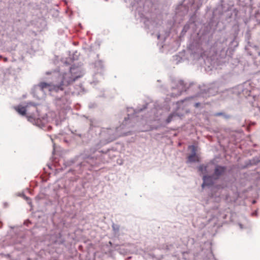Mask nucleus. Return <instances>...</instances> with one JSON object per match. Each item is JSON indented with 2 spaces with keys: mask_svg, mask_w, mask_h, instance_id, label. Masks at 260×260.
Returning <instances> with one entry per match:
<instances>
[{
  "mask_svg": "<svg viewBox=\"0 0 260 260\" xmlns=\"http://www.w3.org/2000/svg\"><path fill=\"white\" fill-rule=\"evenodd\" d=\"M199 105H200V104H199V103H196V104H195V106H196V107H198L199 106Z\"/></svg>",
  "mask_w": 260,
  "mask_h": 260,
  "instance_id": "nucleus-12",
  "label": "nucleus"
},
{
  "mask_svg": "<svg viewBox=\"0 0 260 260\" xmlns=\"http://www.w3.org/2000/svg\"><path fill=\"white\" fill-rule=\"evenodd\" d=\"M39 87L41 89L44 90L45 89H48L50 91H58L57 86L55 81H53L51 83H47L46 82H41L39 85Z\"/></svg>",
  "mask_w": 260,
  "mask_h": 260,
  "instance_id": "nucleus-3",
  "label": "nucleus"
},
{
  "mask_svg": "<svg viewBox=\"0 0 260 260\" xmlns=\"http://www.w3.org/2000/svg\"><path fill=\"white\" fill-rule=\"evenodd\" d=\"M225 171V167L217 166L215 169L214 173L213 175V177L215 179H218L220 176L224 173Z\"/></svg>",
  "mask_w": 260,
  "mask_h": 260,
  "instance_id": "nucleus-5",
  "label": "nucleus"
},
{
  "mask_svg": "<svg viewBox=\"0 0 260 260\" xmlns=\"http://www.w3.org/2000/svg\"><path fill=\"white\" fill-rule=\"evenodd\" d=\"M199 171L202 174H205L207 172V167L204 165H201L198 168Z\"/></svg>",
  "mask_w": 260,
  "mask_h": 260,
  "instance_id": "nucleus-8",
  "label": "nucleus"
},
{
  "mask_svg": "<svg viewBox=\"0 0 260 260\" xmlns=\"http://www.w3.org/2000/svg\"><path fill=\"white\" fill-rule=\"evenodd\" d=\"M3 226V223L2 222L0 221V229L2 228Z\"/></svg>",
  "mask_w": 260,
  "mask_h": 260,
  "instance_id": "nucleus-11",
  "label": "nucleus"
},
{
  "mask_svg": "<svg viewBox=\"0 0 260 260\" xmlns=\"http://www.w3.org/2000/svg\"><path fill=\"white\" fill-rule=\"evenodd\" d=\"M259 55H260V52L258 53Z\"/></svg>",
  "mask_w": 260,
  "mask_h": 260,
  "instance_id": "nucleus-13",
  "label": "nucleus"
},
{
  "mask_svg": "<svg viewBox=\"0 0 260 260\" xmlns=\"http://www.w3.org/2000/svg\"><path fill=\"white\" fill-rule=\"evenodd\" d=\"M35 109L36 107L34 106H29L27 105L26 106H22L21 105L18 106L15 108V109L17 112L19 114H27V113L29 112L30 108Z\"/></svg>",
  "mask_w": 260,
  "mask_h": 260,
  "instance_id": "nucleus-4",
  "label": "nucleus"
},
{
  "mask_svg": "<svg viewBox=\"0 0 260 260\" xmlns=\"http://www.w3.org/2000/svg\"><path fill=\"white\" fill-rule=\"evenodd\" d=\"M189 148H191L192 149L193 153L188 157V160L189 162H194L197 159V157L196 154V147L194 146H189Z\"/></svg>",
  "mask_w": 260,
  "mask_h": 260,
  "instance_id": "nucleus-6",
  "label": "nucleus"
},
{
  "mask_svg": "<svg viewBox=\"0 0 260 260\" xmlns=\"http://www.w3.org/2000/svg\"><path fill=\"white\" fill-rule=\"evenodd\" d=\"M55 81L58 91L63 90L65 87L72 84L78 78L73 75L71 70L68 72L58 75Z\"/></svg>",
  "mask_w": 260,
  "mask_h": 260,
  "instance_id": "nucleus-1",
  "label": "nucleus"
},
{
  "mask_svg": "<svg viewBox=\"0 0 260 260\" xmlns=\"http://www.w3.org/2000/svg\"><path fill=\"white\" fill-rule=\"evenodd\" d=\"M178 83H179L181 86H182V87H183V86H184V82H183V81H182V80H180V81H179Z\"/></svg>",
  "mask_w": 260,
  "mask_h": 260,
  "instance_id": "nucleus-10",
  "label": "nucleus"
},
{
  "mask_svg": "<svg viewBox=\"0 0 260 260\" xmlns=\"http://www.w3.org/2000/svg\"><path fill=\"white\" fill-rule=\"evenodd\" d=\"M203 183L202 184V187H204L205 186L210 185L211 184L210 182L211 177L209 176H204L203 177Z\"/></svg>",
  "mask_w": 260,
  "mask_h": 260,
  "instance_id": "nucleus-7",
  "label": "nucleus"
},
{
  "mask_svg": "<svg viewBox=\"0 0 260 260\" xmlns=\"http://www.w3.org/2000/svg\"><path fill=\"white\" fill-rule=\"evenodd\" d=\"M174 115H170L169 117L168 118V119H167V123H169L171 120H172V119L173 118V116Z\"/></svg>",
  "mask_w": 260,
  "mask_h": 260,
  "instance_id": "nucleus-9",
  "label": "nucleus"
},
{
  "mask_svg": "<svg viewBox=\"0 0 260 260\" xmlns=\"http://www.w3.org/2000/svg\"><path fill=\"white\" fill-rule=\"evenodd\" d=\"M27 120L38 126H42L47 123V115H23Z\"/></svg>",
  "mask_w": 260,
  "mask_h": 260,
  "instance_id": "nucleus-2",
  "label": "nucleus"
}]
</instances>
